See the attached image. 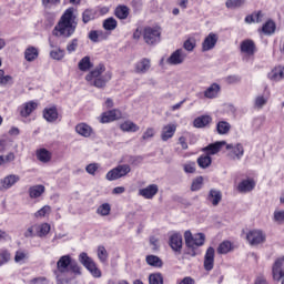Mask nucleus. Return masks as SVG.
I'll list each match as a JSON object with an SVG mask.
<instances>
[{
    "instance_id": "obj_1",
    "label": "nucleus",
    "mask_w": 284,
    "mask_h": 284,
    "mask_svg": "<svg viewBox=\"0 0 284 284\" xmlns=\"http://www.w3.org/2000/svg\"><path fill=\"white\" fill-rule=\"evenodd\" d=\"M77 30V22H74V8H69L64 11L60 21L54 27L53 34L55 37H72Z\"/></svg>"
},
{
    "instance_id": "obj_2",
    "label": "nucleus",
    "mask_w": 284,
    "mask_h": 284,
    "mask_svg": "<svg viewBox=\"0 0 284 284\" xmlns=\"http://www.w3.org/2000/svg\"><path fill=\"white\" fill-rule=\"evenodd\" d=\"M112 80V72H105V65L99 64L85 75V81L94 88L103 89Z\"/></svg>"
},
{
    "instance_id": "obj_3",
    "label": "nucleus",
    "mask_w": 284,
    "mask_h": 284,
    "mask_svg": "<svg viewBox=\"0 0 284 284\" xmlns=\"http://www.w3.org/2000/svg\"><path fill=\"white\" fill-rule=\"evenodd\" d=\"M184 241H185L186 247L189 250H191V252H189V254L191 256H195L196 255L195 250H197V247L205 245V234L196 233L193 235L192 232L185 231Z\"/></svg>"
},
{
    "instance_id": "obj_4",
    "label": "nucleus",
    "mask_w": 284,
    "mask_h": 284,
    "mask_svg": "<svg viewBox=\"0 0 284 284\" xmlns=\"http://www.w3.org/2000/svg\"><path fill=\"white\" fill-rule=\"evenodd\" d=\"M79 261L83 266L92 274L94 278H101V270L97 267V263L92 257L88 256V253L83 252L79 255Z\"/></svg>"
},
{
    "instance_id": "obj_5",
    "label": "nucleus",
    "mask_w": 284,
    "mask_h": 284,
    "mask_svg": "<svg viewBox=\"0 0 284 284\" xmlns=\"http://www.w3.org/2000/svg\"><path fill=\"white\" fill-rule=\"evenodd\" d=\"M130 172H132V169L129 164H121L109 171L105 175V179L106 181H116L122 179V176H128Z\"/></svg>"
},
{
    "instance_id": "obj_6",
    "label": "nucleus",
    "mask_w": 284,
    "mask_h": 284,
    "mask_svg": "<svg viewBox=\"0 0 284 284\" xmlns=\"http://www.w3.org/2000/svg\"><path fill=\"white\" fill-rule=\"evenodd\" d=\"M161 27H138L133 37H160Z\"/></svg>"
},
{
    "instance_id": "obj_7",
    "label": "nucleus",
    "mask_w": 284,
    "mask_h": 284,
    "mask_svg": "<svg viewBox=\"0 0 284 284\" xmlns=\"http://www.w3.org/2000/svg\"><path fill=\"white\" fill-rule=\"evenodd\" d=\"M185 59H187L185 50L178 49L166 59V63L168 65H182V63H185Z\"/></svg>"
},
{
    "instance_id": "obj_8",
    "label": "nucleus",
    "mask_w": 284,
    "mask_h": 284,
    "mask_svg": "<svg viewBox=\"0 0 284 284\" xmlns=\"http://www.w3.org/2000/svg\"><path fill=\"white\" fill-rule=\"evenodd\" d=\"M21 181V178L17 174H9L0 180V192H6L7 190H10V187H13V185H17Z\"/></svg>"
},
{
    "instance_id": "obj_9",
    "label": "nucleus",
    "mask_w": 284,
    "mask_h": 284,
    "mask_svg": "<svg viewBox=\"0 0 284 284\" xmlns=\"http://www.w3.org/2000/svg\"><path fill=\"white\" fill-rule=\"evenodd\" d=\"M273 281H281L284 278V256L277 258L272 266Z\"/></svg>"
},
{
    "instance_id": "obj_10",
    "label": "nucleus",
    "mask_w": 284,
    "mask_h": 284,
    "mask_svg": "<svg viewBox=\"0 0 284 284\" xmlns=\"http://www.w3.org/2000/svg\"><path fill=\"white\" fill-rule=\"evenodd\" d=\"M152 68V60L149 58H142L134 64L135 74H148Z\"/></svg>"
},
{
    "instance_id": "obj_11",
    "label": "nucleus",
    "mask_w": 284,
    "mask_h": 284,
    "mask_svg": "<svg viewBox=\"0 0 284 284\" xmlns=\"http://www.w3.org/2000/svg\"><path fill=\"white\" fill-rule=\"evenodd\" d=\"M123 119V113L119 109H113L102 113L101 123H112V121H119Z\"/></svg>"
},
{
    "instance_id": "obj_12",
    "label": "nucleus",
    "mask_w": 284,
    "mask_h": 284,
    "mask_svg": "<svg viewBox=\"0 0 284 284\" xmlns=\"http://www.w3.org/2000/svg\"><path fill=\"white\" fill-rule=\"evenodd\" d=\"M72 263V256L63 255L57 262V271H54L55 276L60 274H65L68 272L70 264Z\"/></svg>"
},
{
    "instance_id": "obj_13",
    "label": "nucleus",
    "mask_w": 284,
    "mask_h": 284,
    "mask_svg": "<svg viewBox=\"0 0 284 284\" xmlns=\"http://www.w3.org/2000/svg\"><path fill=\"white\" fill-rule=\"evenodd\" d=\"M265 233L261 230H253L250 232V245L253 247L263 245V243H265Z\"/></svg>"
},
{
    "instance_id": "obj_14",
    "label": "nucleus",
    "mask_w": 284,
    "mask_h": 284,
    "mask_svg": "<svg viewBox=\"0 0 284 284\" xmlns=\"http://www.w3.org/2000/svg\"><path fill=\"white\" fill-rule=\"evenodd\" d=\"M169 245L173 252L181 254V250H183V236L179 233L172 234L169 240Z\"/></svg>"
},
{
    "instance_id": "obj_15",
    "label": "nucleus",
    "mask_w": 284,
    "mask_h": 284,
    "mask_svg": "<svg viewBox=\"0 0 284 284\" xmlns=\"http://www.w3.org/2000/svg\"><path fill=\"white\" fill-rule=\"evenodd\" d=\"M156 194H159V185L156 184H150L146 187L139 190V195L143 196V199L151 200L154 199Z\"/></svg>"
},
{
    "instance_id": "obj_16",
    "label": "nucleus",
    "mask_w": 284,
    "mask_h": 284,
    "mask_svg": "<svg viewBox=\"0 0 284 284\" xmlns=\"http://www.w3.org/2000/svg\"><path fill=\"white\" fill-rule=\"evenodd\" d=\"M223 145H227V143L225 141H217L203 148L202 152H205V154H207L209 156H212L214 154H219Z\"/></svg>"
},
{
    "instance_id": "obj_17",
    "label": "nucleus",
    "mask_w": 284,
    "mask_h": 284,
    "mask_svg": "<svg viewBox=\"0 0 284 284\" xmlns=\"http://www.w3.org/2000/svg\"><path fill=\"white\" fill-rule=\"evenodd\" d=\"M214 247L210 246L204 255V270L212 272L214 270Z\"/></svg>"
},
{
    "instance_id": "obj_18",
    "label": "nucleus",
    "mask_w": 284,
    "mask_h": 284,
    "mask_svg": "<svg viewBox=\"0 0 284 284\" xmlns=\"http://www.w3.org/2000/svg\"><path fill=\"white\" fill-rule=\"evenodd\" d=\"M207 201L213 205V207H216L221 201H223V193L221 190L217 189H211L207 194Z\"/></svg>"
},
{
    "instance_id": "obj_19",
    "label": "nucleus",
    "mask_w": 284,
    "mask_h": 284,
    "mask_svg": "<svg viewBox=\"0 0 284 284\" xmlns=\"http://www.w3.org/2000/svg\"><path fill=\"white\" fill-rule=\"evenodd\" d=\"M174 134H176V124L169 123L162 128L161 140L164 142L170 141Z\"/></svg>"
},
{
    "instance_id": "obj_20",
    "label": "nucleus",
    "mask_w": 284,
    "mask_h": 284,
    "mask_svg": "<svg viewBox=\"0 0 284 284\" xmlns=\"http://www.w3.org/2000/svg\"><path fill=\"white\" fill-rule=\"evenodd\" d=\"M50 47L53 48V50L50 51V57L54 61H63L65 59V50L57 47L54 42H52V39H49Z\"/></svg>"
},
{
    "instance_id": "obj_21",
    "label": "nucleus",
    "mask_w": 284,
    "mask_h": 284,
    "mask_svg": "<svg viewBox=\"0 0 284 284\" xmlns=\"http://www.w3.org/2000/svg\"><path fill=\"white\" fill-rule=\"evenodd\" d=\"M43 118L48 123H54V121L59 119V111L57 110V106L45 108L43 110Z\"/></svg>"
},
{
    "instance_id": "obj_22",
    "label": "nucleus",
    "mask_w": 284,
    "mask_h": 284,
    "mask_svg": "<svg viewBox=\"0 0 284 284\" xmlns=\"http://www.w3.org/2000/svg\"><path fill=\"white\" fill-rule=\"evenodd\" d=\"M77 134H80V136H84V139H88L92 136V133L94 132L92 130V126L85 124V123H79L75 126Z\"/></svg>"
},
{
    "instance_id": "obj_23",
    "label": "nucleus",
    "mask_w": 284,
    "mask_h": 284,
    "mask_svg": "<svg viewBox=\"0 0 284 284\" xmlns=\"http://www.w3.org/2000/svg\"><path fill=\"white\" fill-rule=\"evenodd\" d=\"M37 106L38 104L34 101L24 103L20 109V115L24 119H28V116H30V113L37 110Z\"/></svg>"
},
{
    "instance_id": "obj_24",
    "label": "nucleus",
    "mask_w": 284,
    "mask_h": 284,
    "mask_svg": "<svg viewBox=\"0 0 284 284\" xmlns=\"http://www.w3.org/2000/svg\"><path fill=\"white\" fill-rule=\"evenodd\" d=\"M219 38L216 37H206L202 43V52H210V50H214Z\"/></svg>"
},
{
    "instance_id": "obj_25",
    "label": "nucleus",
    "mask_w": 284,
    "mask_h": 284,
    "mask_svg": "<svg viewBox=\"0 0 284 284\" xmlns=\"http://www.w3.org/2000/svg\"><path fill=\"white\" fill-rule=\"evenodd\" d=\"M219 92H221V85L213 83L204 91V97L205 99H216Z\"/></svg>"
},
{
    "instance_id": "obj_26",
    "label": "nucleus",
    "mask_w": 284,
    "mask_h": 284,
    "mask_svg": "<svg viewBox=\"0 0 284 284\" xmlns=\"http://www.w3.org/2000/svg\"><path fill=\"white\" fill-rule=\"evenodd\" d=\"M36 156L41 163H50V161H52V153L47 149L38 150Z\"/></svg>"
},
{
    "instance_id": "obj_27",
    "label": "nucleus",
    "mask_w": 284,
    "mask_h": 284,
    "mask_svg": "<svg viewBox=\"0 0 284 284\" xmlns=\"http://www.w3.org/2000/svg\"><path fill=\"white\" fill-rule=\"evenodd\" d=\"M45 192V186L42 184L33 185L29 187V196L30 199H39L41 194Z\"/></svg>"
},
{
    "instance_id": "obj_28",
    "label": "nucleus",
    "mask_w": 284,
    "mask_h": 284,
    "mask_svg": "<svg viewBox=\"0 0 284 284\" xmlns=\"http://www.w3.org/2000/svg\"><path fill=\"white\" fill-rule=\"evenodd\" d=\"M39 57V50L34 47H28L24 51V59L29 63H32V61H36Z\"/></svg>"
},
{
    "instance_id": "obj_29",
    "label": "nucleus",
    "mask_w": 284,
    "mask_h": 284,
    "mask_svg": "<svg viewBox=\"0 0 284 284\" xmlns=\"http://www.w3.org/2000/svg\"><path fill=\"white\" fill-rule=\"evenodd\" d=\"M271 81H281L284 79V67H276L268 73Z\"/></svg>"
},
{
    "instance_id": "obj_30",
    "label": "nucleus",
    "mask_w": 284,
    "mask_h": 284,
    "mask_svg": "<svg viewBox=\"0 0 284 284\" xmlns=\"http://www.w3.org/2000/svg\"><path fill=\"white\" fill-rule=\"evenodd\" d=\"M210 123H212V116L210 115H201L193 121L194 128H205Z\"/></svg>"
},
{
    "instance_id": "obj_31",
    "label": "nucleus",
    "mask_w": 284,
    "mask_h": 284,
    "mask_svg": "<svg viewBox=\"0 0 284 284\" xmlns=\"http://www.w3.org/2000/svg\"><path fill=\"white\" fill-rule=\"evenodd\" d=\"M226 150H231L232 151V159H241V156L243 155V145L241 144H236L234 146V144H226Z\"/></svg>"
},
{
    "instance_id": "obj_32",
    "label": "nucleus",
    "mask_w": 284,
    "mask_h": 284,
    "mask_svg": "<svg viewBox=\"0 0 284 284\" xmlns=\"http://www.w3.org/2000/svg\"><path fill=\"white\" fill-rule=\"evenodd\" d=\"M234 250V244L230 241H223L217 247V254H230Z\"/></svg>"
},
{
    "instance_id": "obj_33",
    "label": "nucleus",
    "mask_w": 284,
    "mask_h": 284,
    "mask_svg": "<svg viewBox=\"0 0 284 284\" xmlns=\"http://www.w3.org/2000/svg\"><path fill=\"white\" fill-rule=\"evenodd\" d=\"M114 14L118 19H128L130 16V8L126 6H118L114 10Z\"/></svg>"
},
{
    "instance_id": "obj_34",
    "label": "nucleus",
    "mask_w": 284,
    "mask_h": 284,
    "mask_svg": "<svg viewBox=\"0 0 284 284\" xmlns=\"http://www.w3.org/2000/svg\"><path fill=\"white\" fill-rule=\"evenodd\" d=\"M120 130H122V132H139L140 128L132 121H125L120 124Z\"/></svg>"
},
{
    "instance_id": "obj_35",
    "label": "nucleus",
    "mask_w": 284,
    "mask_h": 284,
    "mask_svg": "<svg viewBox=\"0 0 284 284\" xmlns=\"http://www.w3.org/2000/svg\"><path fill=\"white\" fill-rule=\"evenodd\" d=\"M197 165L202 170H206V168H210L212 165V156H210L207 153L204 155H201L197 159Z\"/></svg>"
},
{
    "instance_id": "obj_36",
    "label": "nucleus",
    "mask_w": 284,
    "mask_h": 284,
    "mask_svg": "<svg viewBox=\"0 0 284 284\" xmlns=\"http://www.w3.org/2000/svg\"><path fill=\"white\" fill-rule=\"evenodd\" d=\"M230 130H232V125L229 124L227 121H220L217 122L216 124V132L217 134H229L230 133Z\"/></svg>"
},
{
    "instance_id": "obj_37",
    "label": "nucleus",
    "mask_w": 284,
    "mask_h": 284,
    "mask_svg": "<svg viewBox=\"0 0 284 284\" xmlns=\"http://www.w3.org/2000/svg\"><path fill=\"white\" fill-rule=\"evenodd\" d=\"M267 101H270V95H257L254 100L255 110H263V106L267 105Z\"/></svg>"
},
{
    "instance_id": "obj_38",
    "label": "nucleus",
    "mask_w": 284,
    "mask_h": 284,
    "mask_svg": "<svg viewBox=\"0 0 284 284\" xmlns=\"http://www.w3.org/2000/svg\"><path fill=\"white\" fill-rule=\"evenodd\" d=\"M93 67L92 62L90 61V57H84L78 63V68L81 72H88Z\"/></svg>"
},
{
    "instance_id": "obj_39",
    "label": "nucleus",
    "mask_w": 284,
    "mask_h": 284,
    "mask_svg": "<svg viewBox=\"0 0 284 284\" xmlns=\"http://www.w3.org/2000/svg\"><path fill=\"white\" fill-rule=\"evenodd\" d=\"M263 34H274L276 32V23L272 20L266 21L262 27Z\"/></svg>"
},
{
    "instance_id": "obj_40",
    "label": "nucleus",
    "mask_w": 284,
    "mask_h": 284,
    "mask_svg": "<svg viewBox=\"0 0 284 284\" xmlns=\"http://www.w3.org/2000/svg\"><path fill=\"white\" fill-rule=\"evenodd\" d=\"M36 230H37V235L40 237V239H43V236H48V234H50V224L48 223H42L38 226H36Z\"/></svg>"
},
{
    "instance_id": "obj_41",
    "label": "nucleus",
    "mask_w": 284,
    "mask_h": 284,
    "mask_svg": "<svg viewBox=\"0 0 284 284\" xmlns=\"http://www.w3.org/2000/svg\"><path fill=\"white\" fill-rule=\"evenodd\" d=\"M146 263L151 267H163V261L156 255H148Z\"/></svg>"
},
{
    "instance_id": "obj_42",
    "label": "nucleus",
    "mask_w": 284,
    "mask_h": 284,
    "mask_svg": "<svg viewBox=\"0 0 284 284\" xmlns=\"http://www.w3.org/2000/svg\"><path fill=\"white\" fill-rule=\"evenodd\" d=\"M110 212H112L110 203H103L97 209V214H99V216H110Z\"/></svg>"
},
{
    "instance_id": "obj_43",
    "label": "nucleus",
    "mask_w": 284,
    "mask_h": 284,
    "mask_svg": "<svg viewBox=\"0 0 284 284\" xmlns=\"http://www.w3.org/2000/svg\"><path fill=\"white\" fill-rule=\"evenodd\" d=\"M225 6L230 10H236V8H243L245 6V0H226Z\"/></svg>"
},
{
    "instance_id": "obj_44",
    "label": "nucleus",
    "mask_w": 284,
    "mask_h": 284,
    "mask_svg": "<svg viewBox=\"0 0 284 284\" xmlns=\"http://www.w3.org/2000/svg\"><path fill=\"white\" fill-rule=\"evenodd\" d=\"M97 17V12L92 9H87L82 13V21L83 23H90V21H93V19Z\"/></svg>"
},
{
    "instance_id": "obj_45",
    "label": "nucleus",
    "mask_w": 284,
    "mask_h": 284,
    "mask_svg": "<svg viewBox=\"0 0 284 284\" xmlns=\"http://www.w3.org/2000/svg\"><path fill=\"white\" fill-rule=\"evenodd\" d=\"M241 52L242 54H245L243 57L244 61H250V39H246L241 44Z\"/></svg>"
},
{
    "instance_id": "obj_46",
    "label": "nucleus",
    "mask_w": 284,
    "mask_h": 284,
    "mask_svg": "<svg viewBox=\"0 0 284 284\" xmlns=\"http://www.w3.org/2000/svg\"><path fill=\"white\" fill-rule=\"evenodd\" d=\"M236 190L240 194H247V192H250V179L240 182Z\"/></svg>"
},
{
    "instance_id": "obj_47",
    "label": "nucleus",
    "mask_w": 284,
    "mask_h": 284,
    "mask_svg": "<svg viewBox=\"0 0 284 284\" xmlns=\"http://www.w3.org/2000/svg\"><path fill=\"white\" fill-rule=\"evenodd\" d=\"M60 3L61 0H42V7L44 10H54Z\"/></svg>"
},
{
    "instance_id": "obj_48",
    "label": "nucleus",
    "mask_w": 284,
    "mask_h": 284,
    "mask_svg": "<svg viewBox=\"0 0 284 284\" xmlns=\"http://www.w3.org/2000/svg\"><path fill=\"white\" fill-rule=\"evenodd\" d=\"M203 187V176H197L193 180L191 184V191L192 192H199Z\"/></svg>"
},
{
    "instance_id": "obj_49",
    "label": "nucleus",
    "mask_w": 284,
    "mask_h": 284,
    "mask_svg": "<svg viewBox=\"0 0 284 284\" xmlns=\"http://www.w3.org/2000/svg\"><path fill=\"white\" fill-rule=\"evenodd\" d=\"M150 284H163V275L161 273H153L149 276Z\"/></svg>"
},
{
    "instance_id": "obj_50",
    "label": "nucleus",
    "mask_w": 284,
    "mask_h": 284,
    "mask_svg": "<svg viewBox=\"0 0 284 284\" xmlns=\"http://www.w3.org/2000/svg\"><path fill=\"white\" fill-rule=\"evenodd\" d=\"M104 30H115L116 29V19L108 18L103 22Z\"/></svg>"
},
{
    "instance_id": "obj_51",
    "label": "nucleus",
    "mask_w": 284,
    "mask_h": 284,
    "mask_svg": "<svg viewBox=\"0 0 284 284\" xmlns=\"http://www.w3.org/2000/svg\"><path fill=\"white\" fill-rule=\"evenodd\" d=\"M98 258L101 263L108 262V250H105V246L98 247Z\"/></svg>"
},
{
    "instance_id": "obj_52",
    "label": "nucleus",
    "mask_w": 284,
    "mask_h": 284,
    "mask_svg": "<svg viewBox=\"0 0 284 284\" xmlns=\"http://www.w3.org/2000/svg\"><path fill=\"white\" fill-rule=\"evenodd\" d=\"M44 19L49 26H52L57 19V13L51 10H44Z\"/></svg>"
},
{
    "instance_id": "obj_53",
    "label": "nucleus",
    "mask_w": 284,
    "mask_h": 284,
    "mask_svg": "<svg viewBox=\"0 0 284 284\" xmlns=\"http://www.w3.org/2000/svg\"><path fill=\"white\" fill-rule=\"evenodd\" d=\"M50 212H52V209L50 207V205H44L42 209H40L34 213V216L36 219L43 217L47 214H50Z\"/></svg>"
},
{
    "instance_id": "obj_54",
    "label": "nucleus",
    "mask_w": 284,
    "mask_h": 284,
    "mask_svg": "<svg viewBox=\"0 0 284 284\" xmlns=\"http://www.w3.org/2000/svg\"><path fill=\"white\" fill-rule=\"evenodd\" d=\"M14 261L17 263H26V261H28V253H26L23 251H17L16 256H14Z\"/></svg>"
},
{
    "instance_id": "obj_55",
    "label": "nucleus",
    "mask_w": 284,
    "mask_h": 284,
    "mask_svg": "<svg viewBox=\"0 0 284 284\" xmlns=\"http://www.w3.org/2000/svg\"><path fill=\"white\" fill-rule=\"evenodd\" d=\"M14 161V153L10 152L7 155H0V165H6V163H12Z\"/></svg>"
},
{
    "instance_id": "obj_56",
    "label": "nucleus",
    "mask_w": 284,
    "mask_h": 284,
    "mask_svg": "<svg viewBox=\"0 0 284 284\" xmlns=\"http://www.w3.org/2000/svg\"><path fill=\"white\" fill-rule=\"evenodd\" d=\"M184 50H186V52H193L194 48H196V41L192 40V39H187L184 44H183Z\"/></svg>"
},
{
    "instance_id": "obj_57",
    "label": "nucleus",
    "mask_w": 284,
    "mask_h": 284,
    "mask_svg": "<svg viewBox=\"0 0 284 284\" xmlns=\"http://www.w3.org/2000/svg\"><path fill=\"white\" fill-rule=\"evenodd\" d=\"M251 23H261L263 21V12L257 11L250 16Z\"/></svg>"
},
{
    "instance_id": "obj_58",
    "label": "nucleus",
    "mask_w": 284,
    "mask_h": 284,
    "mask_svg": "<svg viewBox=\"0 0 284 284\" xmlns=\"http://www.w3.org/2000/svg\"><path fill=\"white\" fill-rule=\"evenodd\" d=\"M77 48H79V39H73L71 42L67 45V51L69 54H72V52H77Z\"/></svg>"
},
{
    "instance_id": "obj_59",
    "label": "nucleus",
    "mask_w": 284,
    "mask_h": 284,
    "mask_svg": "<svg viewBox=\"0 0 284 284\" xmlns=\"http://www.w3.org/2000/svg\"><path fill=\"white\" fill-rule=\"evenodd\" d=\"M241 80H242L241 75H236V74L229 75L225 78V81L226 83H229V85H235L236 83H241Z\"/></svg>"
},
{
    "instance_id": "obj_60",
    "label": "nucleus",
    "mask_w": 284,
    "mask_h": 284,
    "mask_svg": "<svg viewBox=\"0 0 284 284\" xmlns=\"http://www.w3.org/2000/svg\"><path fill=\"white\" fill-rule=\"evenodd\" d=\"M9 261H10V252H8L7 250L2 251L0 253V266L6 265V263H8Z\"/></svg>"
},
{
    "instance_id": "obj_61",
    "label": "nucleus",
    "mask_w": 284,
    "mask_h": 284,
    "mask_svg": "<svg viewBox=\"0 0 284 284\" xmlns=\"http://www.w3.org/2000/svg\"><path fill=\"white\" fill-rule=\"evenodd\" d=\"M154 134H156L154 128H148L143 133L142 139L143 141H148V139H153Z\"/></svg>"
},
{
    "instance_id": "obj_62",
    "label": "nucleus",
    "mask_w": 284,
    "mask_h": 284,
    "mask_svg": "<svg viewBox=\"0 0 284 284\" xmlns=\"http://www.w3.org/2000/svg\"><path fill=\"white\" fill-rule=\"evenodd\" d=\"M97 170H99V165L97 163H91L85 168V171L88 172V174H91V176H94L97 174Z\"/></svg>"
},
{
    "instance_id": "obj_63",
    "label": "nucleus",
    "mask_w": 284,
    "mask_h": 284,
    "mask_svg": "<svg viewBox=\"0 0 284 284\" xmlns=\"http://www.w3.org/2000/svg\"><path fill=\"white\" fill-rule=\"evenodd\" d=\"M274 221L275 223H284V211H275Z\"/></svg>"
},
{
    "instance_id": "obj_64",
    "label": "nucleus",
    "mask_w": 284,
    "mask_h": 284,
    "mask_svg": "<svg viewBox=\"0 0 284 284\" xmlns=\"http://www.w3.org/2000/svg\"><path fill=\"white\" fill-rule=\"evenodd\" d=\"M30 284H48V278L45 277H36L30 281Z\"/></svg>"
}]
</instances>
